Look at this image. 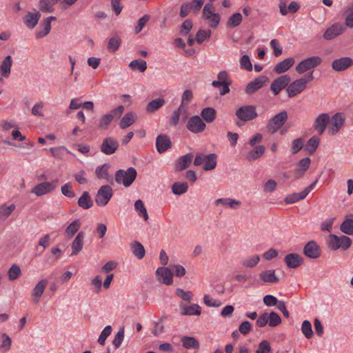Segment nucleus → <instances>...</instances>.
I'll use <instances>...</instances> for the list:
<instances>
[{"mask_svg": "<svg viewBox=\"0 0 353 353\" xmlns=\"http://www.w3.org/2000/svg\"><path fill=\"white\" fill-rule=\"evenodd\" d=\"M132 248L133 254L137 259H141L145 256V248L141 243L138 241L134 242L132 244Z\"/></svg>", "mask_w": 353, "mask_h": 353, "instance_id": "53", "label": "nucleus"}, {"mask_svg": "<svg viewBox=\"0 0 353 353\" xmlns=\"http://www.w3.org/2000/svg\"><path fill=\"white\" fill-rule=\"evenodd\" d=\"M303 254L310 259H317L321 256L320 247L315 241H310L304 246Z\"/></svg>", "mask_w": 353, "mask_h": 353, "instance_id": "17", "label": "nucleus"}, {"mask_svg": "<svg viewBox=\"0 0 353 353\" xmlns=\"http://www.w3.org/2000/svg\"><path fill=\"white\" fill-rule=\"evenodd\" d=\"M12 65V59L10 55L6 56L4 59L1 61L0 65V73L1 74L7 78L10 74L11 67Z\"/></svg>", "mask_w": 353, "mask_h": 353, "instance_id": "35", "label": "nucleus"}, {"mask_svg": "<svg viewBox=\"0 0 353 353\" xmlns=\"http://www.w3.org/2000/svg\"><path fill=\"white\" fill-rule=\"evenodd\" d=\"M157 280L167 285L172 284L173 273L170 268L159 267L156 270Z\"/></svg>", "mask_w": 353, "mask_h": 353, "instance_id": "12", "label": "nucleus"}, {"mask_svg": "<svg viewBox=\"0 0 353 353\" xmlns=\"http://www.w3.org/2000/svg\"><path fill=\"white\" fill-rule=\"evenodd\" d=\"M345 23L347 27L353 28V5L346 10Z\"/></svg>", "mask_w": 353, "mask_h": 353, "instance_id": "64", "label": "nucleus"}, {"mask_svg": "<svg viewBox=\"0 0 353 353\" xmlns=\"http://www.w3.org/2000/svg\"><path fill=\"white\" fill-rule=\"evenodd\" d=\"M242 21V15L241 13L232 14L228 19L227 25L228 27L234 28L241 24Z\"/></svg>", "mask_w": 353, "mask_h": 353, "instance_id": "58", "label": "nucleus"}, {"mask_svg": "<svg viewBox=\"0 0 353 353\" xmlns=\"http://www.w3.org/2000/svg\"><path fill=\"white\" fill-rule=\"evenodd\" d=\"M294 59L289 57L278 63L274 68L276 74H281L288 70L294 63Z\"/></svg>", "mask_w": 353, "mask_h": 353, "instance_id": "30", "label": "nucleus"}, {"mask_svg": "<svg viewBox=\"0 0 353 353\" xmlns=\"http://www.w3.org/2000/svg\"><path fill=\"white\" fill-rule=\"evenodd\" d=\"M214 203L216 205H222L232 210L238 209L241 204L240 201L232 198L218 199L215 200Z\"/></svg>", "mask_w": 353, "mask_h": 353, "instance_id": "32", "label": "nucleus"}, {"mask_svg": "<svg viewBox=\"0 0 353 353\" xmlns=\"http://www.w3.org/2000/svg\"><path fill=\"white\" fill-rule=\"evenodd\" d=\"M322 63V59L318 56H314L301 61L296 66V71L299 74H303L305 72L312 70L319 66Z\"/></svg>", "mask_w": 353, "mask_h": 353, "instance_id": "7", "label": "nucleus"}, {"mask_svg": "<svg viewBox=\"0 0 353 353\" xmlns=\"http://www.w3.org/2000/svg\"><path fill=\"white\" fill-rule=\"evenodd\" d=\"M110 165L108 163H104L96 168L95 174L98 179H105L108 181H110L108 170Z\"/></svg>", "mask_w": 353, "mask_h": 353, "instance_id": "37", "label": "nucleus"}, {"mask_svg": "<svg viewBox=\"0 0 353 353\" xmlns=\"http://www.w3.org/2000/svg\"><path fill=\"white\" fill-rule=\"evenodd\" d=\"M57 181H53L52 182H43L37 184L32 190V193L34 194L37 196H41L53 192L56 189V183Z\"/></svg>", "mask_w": 353, "mask_h": 353, "instance_id": "11", "label": "nucleus"}, {"mask_svg": "<svg viewBox=\"0 0 353 353\" xmlns=\"http://www.w3.org/2000/svg\"><path fill=\"white\" fill-rule=\"evenodd\" d=\"M288 119V113L286 111H282L272 117L268 124L267 129L271 134H274L280 129Z\"/></svg>", "mask_w": 353, "mask_h": 353, "instance_id": "6", "label": "nucleus"}, {"mask_svg": "<svg viewBox=\"0 0 353 353\" xmlns=\"http://www.w3.org/2000/svg\"><path fill=\"white\" fill-rule=\"evenodd\" d=\"M203 17L210 20V26L212 28L217 27L220 22V15L214 12V8L212 3H206L203 9Z\"/></svg>", "mask_w": 353, "mask_h": 353, "instance_id": "8", "label": "nucleus"}, {"mask_svg": "<svg viewBox=\"0 0 353 353\" xmlns=\"http://www.w3.org/2000/svg\"><path fill=\"white\" fill-rule=\"evenodd\" d=\"M119 142L114 138L108 137L103 139L101 145V151L107 155L114 154L119 148Z\"/></svg>", "mask_w": 353, "mask_h": 353, "instance_id": "13", "label": "nucleus"}, {"mask_svg": "<svg viewBox=\"0 0 353 353\" xmlns=\"http://www.w3.org/2000/svg\"><path fill=\"white\" fill-rule=\"evenodd\" d=\"M21 271L20 267L17 264H13L8 271V276L10 280L14 281L19 278Z\"/></svg>", "mask_w": 353, "mask_h": 353, "instance_id": "57", "label": "nucleus"}, {"mask_svg": "<svg viewBox=\"0 0 353 353\" xmlns=\"http://www.w3.org/2000/svg\"><path fill=\"white\" fill-rule=\"evenodd\" d=\"M320 140L318 137L314 136L311 137L308 141L306 145V150L310 154H313L317 149L319 145Z\"/></svg>", "mask_w": 353, "mask_h": 353, "instance_id": "55", "label": "nucleus"}, {"mask_svg": "<svg viewBox=\"0 0 353 353\" xmlns=\"http://www.w3.org/2000/svg\"><path fill=\"white\" fill-rule=\"evenodd\" d=\"M112 195L113 190L111 186L109 185H102L95 195V203L99 207H104L109 203Z\"/></svg>", "mask_w": 353, "mask_h": 353, "instance_id": "3", "label": "nucleus"}, {"mask_svg": "<svg viewBox=\"0 0 353 353\" xmlns=\"http://www.w3.org/2000/svg\"><path fill=\"white\" fill-rule=\"evenodd\" d=\"M83 239H84V233L83 232H79L72 243L71 255H77L82 250L83 245Z\"/></svg>", "mask_w": 353, "mask_h": 353, "instance_id": "31", "label": "nucleus"}, {"mask_svg": "<svg viewBox=\"0 0 353 353\" xmlns=\"http://www.w3.org/2000/svg\"><path fill=\"white\" fill-rule=\"evenodd\" d=\"M47 285L48 280L43 279L39 281L32 289L31 292V299L34 304H37L40 301Z\"/></svg>", "mask_w": 353, "mask_h": 353, "instance_id": "16", "label": "nucleus"}, {"mask_svg": "<svg viewBox=\"0 0 353 353\" xmlns=\"http://www.w3.org/2000/svg\"><path fill=\"white\" fill-rule=\"evenodd\" d=\"M54 3L52 0H40L39 2V8L43 12L52 13L54 11Z\"/></svg>", "mask_w": 353, "mask_h": 353, "instance_id": "45", "label": "nucleus"}, {"mask_svg": "<svg viewBox=\"0 0 353 353\" xmlns=\"http://www.w3.org/2000/svg\"><path fill=\"white\" fill-rule=\"evenodd\" d=\"M124 327H121L114 336L112 344L114 345L115 348H119L121 346L122 341L124 339Z\"/></svg>", "mask_w": 353, "mask_h": 353, "instance_id": "61", "label": "nucleus"}, {"mask_svg": "<svg viewBox=\"0 0 353 353\" xmlns=\"http://www.w3.org/2000/svg\"><path fill=\"white\" fill-rule=\"evenodd\" d=\"M330 121V117L327 114H320L315 120L314 128L318 131L320 134H322Z\"/></svg>", "mask_w": 353, "mask_h": 353, "instance_id": "27", "label": "nucleus"}, {"mask_svg": "<svg viewBox=\"0 0 353 353\" xmlns=\"http://www.w3.org/2000/svg\"><path fill=\"white\" fill-rule=\"evenodd\" d=\"M172 146V142L169 137L166 134H160L156 139L157 150L159 153L165 152Z\"/></svg>", "mask_w": 353, "mask_h": 353, "instance_id": "23", "label": "nucleus"}, {"mask_svg": "<svg viewBox=\"0 0 353 353\" xmlns=\"http://www.w3.org/2000/svg\"><path fill=\"white\" fill-rule=\"evenodd\" d=\"M265 150V146L261 145H257L247 153L245 158L248 161H256L263 155Z\"/></svg>", "mask_w": 353, "mask_h": 353, "instance_id": "34", "label": "nucleus"}, {"mask_svg": "<svg viewBox=\"0 0 353 353\" xmlns=\"http://www.w3.org/2000/svg\"><path fill=\"white\" fill-rule=\"evenodd\" d=\"M150 15L145 14L141 18H140L138 21L137 26L134 27V33L139 34L145 27V24L150 21Z\"/></svg>", "mask_w": 353, "mask_h": 353, "instance_id": "59", "label": "nucleus"}, {"mask_svg": "<svg viewBox=\"0 0 353 353\" xmlns=\"http://www.w3.org/2000/svg\"><path fill=\"white\" fill-rule=\"evenodd\" d=\"M345 30V26L341 23H335L326 29L323 34L325 40H332L341 35Z\"/></svg>", "mask_w": 353, "mask_h": 353, "instance_id": "14", "label": "nucleus"}, {"mask_svg": "<svg viewBox=\"0 0 353 353\" xmlns=\"http://www.w3.org/2000/svg\"><path fill=\"white\" fill-rule=\"evenodd\" d=\"M340 230L347 235H353V219L346 218L341 224Z\"/></svg>", "mask_w": 353, "mask_h": 353, "instance_id": "46", "label": "nucleus"}, {"mask_svg": "<svg viewBox=\"0 0 353 353\" xmlns=\"http://www.w3.org/2000/svg\"><path fill=\"white\" fill-rule=\"evenodd\" d=\"M211 30H205L200 29L196 34V40L198 43H202L205 39L211 37Z\"/></svg>", "mask_w": 353, "mask_h": 353, "instance_id": "62", "label": "nucleus"}, {"mask_svg": "<svg viewBox=\"0 0 353 353\" xmlns=\"http://www.w3.org/2000/svg\"><path fill=\"white\" fill-rule=\"evenodd\" d=\"M216 166V155L214 153L206 155L203 169L205 171H209L214 169Z\"/></svg>", "mask_w": 353, "mask_h": 353, "instance_id": "39", "label": "nucleus"}, {"mask_svg": "<svg viewBox=\"0 0 353 353\" xmlns=\"http://www.w3.org/2000/svg\"><path fill=\"white\" fill-rule=\"evenodd\" d=\"M165 103V100L162 98L154 99L149 102L146 106V111L148 113L155 112L161 108Z\"/></svg>", "mask_w": 353, "mask_h": 353, "instance_id": "43", "label": "nucleus"}, {"mask_svg": "<svg viewBox=\"0 0 353 353\" xmlns=\"http://www.w3.org/2000/svg\"><path fill=\"white\" fill-rule=\"evenodd\" d=\"M179 308L180 312L182 315L199 316L201 314V307L198 304L196 303H192L190 305L181 303L179 305Z\"/></svg>", "mask_w": 353, "mask_h": 353, "instance_id": "22", "label": "nucleus"}, {"mask_svg": "<svg viewBox=\"0 0 353 353\" xmlns=\"http://www.w3.org/2000/svg\"><path fill=\"white\" fill-rule=\"evenodd\" d=\"M202 119L208 123L213 122L216 118V110L213 108H203L201 112Z\"/></svg>", "mask_w": 353, "mask_h": 353, "instance_id": "38", "label": "nucleus"}, {"mask_svg": "<svg viewBox=\"0 0 353 353\" xmlns=\"http://www.w3.org/2000/svg\"><path fill=\"white\" fill-rule=\"evenodd\" d=\"M1 339L2 341L0 345V349L3 352L8 351L10 349L12 345L11 338L7 334L3 333L1 335Z\"/></svg>", "mask_w": 353, "mask_h": 353, "instance_id": "63", "label": "nucleus"}, {"mask_svg": "<svg viewBox=\"0 0 353 353\" xmlns=\"http://www.w3.org/2000/svg\"><path fill=\"white\" fill-rule=\"evenodd\" d=\"M284 261L288 268H296L303 263V259L298 254L291 253L285 256Z\"/></svg>", "mask_w": 353, "mask_h": 353, "instance_id": "26", "label": "nucleus"}, {"mask_svg": "<svg viewBox=\"0 0 353 353\" xmlns=\"http://www.w3.org/2000/svg\"><path fill=\"white\" fill-rule=\"evenodd\" d=\"M345 122V117L343 113H336L332 118V123L330 130L332 134H336Z\"/></svg>", "mask_w": 353, "mask_h": 353, "instance_id": "25", "label": "nucleus"}, {"mask_svg": "<svg viewBox=\"0 0 353 353\" xmlns=\"http://www.w3.org/2000/svg\"><path fill=\"white\" fill-rule=\"evenodd\" d=\"M134 209L139 216L143 217L145 221L148 220L149 215L142 200L138 199L135 201Z\"/></svg>", "mask_w": 353, "mask_h": 353, "instance_id": "42", "label": "nucleus"}, {"mask_svg": "<svg viewBox=\"0 0 353 353\" xmlns=\"http://www.w3.org/2000/svg\"><path fill=\"white\" fill-rule=\"evenodd\" d=\"M310 163L311 159L309 157L301 159L297 163V168L294 170V179H298L303 177L309 168Z\"/></svg>", "mask_w": 353, "mask_h": 353, "instance_id": "24", "label": "nucleus"}, {"mask_svg": "<svg viewBox=\"0 0 353 353\" xmlns=\"http://www.w3.org/2000/svg\"><path fill=\"white\" fill-rule=\"evenodd\" d=\"M41 13L36 10L34 12H28L23 18V21L27 28L33 29L37 26L41 18Z\"/></svg>", "mask_w": 353, "mask_h": 353, "instance_id": "20", "label": "nucleus"}, {"mask_svg": "<svg viewBox=\"0 0 353 353\" xmlns=\"http://www.w3.org/2000/svg\"><path fill=\"white\" fill-rule=\"evenodd\" d=\"M188 185L186 182H175L172 186V191L175 195H181L187 192Z\"/></svg>", "mask_w": 353, "mask_h": 353, "instance_id": "48", "label": "nucleus"}, {"mask_svg": "<svg viewBox=\"0 0 353 353\" xmlns=\"http://www.w3.org/2000/svg\"><path fill=\"white\" fill-rule=\"evenodd\" d=\"M268 78L266 76H259L254 79V81L250 82L246 88L245 92L248 94H251L263 87L265 83L268 81Z\"/></svg>", "mask_w": 353, "mask_h": 353, "instance_id": "18", "label": "nucleus"}, {"mask_svg": "<svg viewBox=\"0 0 353 353\" xmlns=\"http://www.w3.org/2000/svg\"><path fill=\"white\" fill-rule=\"evenodd\" d=\"M57 18L53 16L46 18L41 24V30H37L35 33L37 39H41L47 36L51 30V22L56 21Z\"/></svg>", "mask_w": 353, "mask_h": 353, "instance_id": "21", "label": "nucleus"}, {"mask_svg": "<svg viewBox=\"0 0 353 353\" xmlns=\"http://www.w3.org/2000/svg\"><path fill=\"white\" fill-rule=\"evenodd\" d=\"M81 226L79 220L76 219L73 221L65 229V234L68 238L72 237L74 234L79 230Z\"/></svg>", "mask_w": 353, "mask_h": 353, "instance_id": "49", "label": "nucleus"}, {"mask_svg": "<svg viewBox=\"0 0 353 353\" xmlns=\"http://www.w3.org/2000/svg\"><path fill=\"white\" fill-rule=\"evenodd\" d=\"M129 67L132 70H139L143 72L147 69V63L143 59H136L130 63Z\"/></svg>", "mask_w": 353, "mask_h": 353, "instance_id": "47", "label": "nucleus"}, {"mask_svg": "<svg viewBox=\"0 0 353 353\" xmlns=\"http://www.w3.org/2000/svg\"><path fill=\"white\" fill-rule=\"evenodd\" d=\"M259 277L263 283H276L279 281L275 274V270L272 269L262 271Z\"/></svg>", "mask_w": 353, "mask_h": 353, "instance_id": "28", "label": "nucleus"}, {"mask_svg": "<svg viewBox=\"0 0 353 353\" xmlns=\"http://www.w3.org/2000/svg\"><path fill=\"white\" fill-rule=\"evenodd\" d=\"M327 242L329 248L334 251L339 249L347 250L352 245V240L350 237L345 235L338 236L334 234L329 235Z\"/></svg>", "mask_w": 353, "mask_h": 353, "instance_id": "2", "label": "nucleus"}, {"mask_svg": "<svg viewBox=\"0 0 353 353\" xmlns=\"http://www.w3.org/2000/svg\"><path fill=\"white\" fill-rule=\"evenodd\" d=\"M137 175V170L132 167L128 168L126 170L121 169L115 172V181L118 184L128 188L134 181Z\"/></svg>", "mask_w": 353, "mask_h": 353, "instance_id": "1", "label": "nucleus"}, {"mask_svg": "<svg viewBox=\"0 0 353 353\" xmlns=\"http://www.w3.org/2000/svg\"><path fill=\"white\" fill-rule=\"evenodd\" d=\"M353 65V59L349 57L334 59L332 63L334 70L340 72L345 70Z\"/></svg>", "mask_w": 353, "mask_h": 353, "instance_id": "19", "label": "nucleus"}, {"mask_svg": "<svg viewBox=\"0 0 353 353\" xmlns=\"http://www.w3.org/2000/svg\"><path fill=\"white\" fill-rule=\"evenodd\" d=\"M78 205L84 209L88 210L92 207L93 201L88 192H83L77 201Z\"/></svg>", "mask_w": 353, "mask_h": 353, "instance_id": "36", "label": "nucleus"}, {"mask_svg": "<svg viewBox=\"0 0 353 353\" xmlns=\"http://www.w3.org/2000/svg\"><path fill=\"white\" fill-rule=\"evenodd\" d=\"M290 77L287 75H282L272 81L270 85V90L274 95H278L281 90L284 89L290 83Z\"/></svg>", "mask_w": 353, "mask_h": 353, "instance_id": "15", "label": "nucleus"}, {"mask_svg": "<svg viewBox=\"0 0 353 353\" xmlns=\"http://www.w3.org/2000/svg\"><path fill=\"white\" fill-rule=\"evenodd\" d=\"M306 197L305 193L303 191L301 192H294L288 195L285 198V202L288 204L294 203L299 201L303 200Z\"/></svg>", "mask_w": 353, "mask_h": 353, "instance_id": "50", "label": "nucleus"}, {"mask_svg": "<svg viewBox=\"0 0 353 353\" xmlns=\"http://www.w3.org/2000/svg\"><path fill=\"white\" fill-rule=\"evenodd\" d=\"M124 111V107L119 105L117 108L112 110L110 113L103 114L99 122V128L102 130L108 129V126L114 119H119L122 115Z\"/></svg>", "mask_w": 353, "mask_h": 353, "instance_id": "4", "label": "nucleus"}, {"mask_svg": "<svg viewBox=\"0 0 353 353\" xmlns=\"http://www.w3.org/2000/svg\"><path fill=\"white\" fill-rule=\"evenodd\" d=\"M260 261V256L257 254L249 256L241 260V265L245 268H254Z\"/></svg>", "mask_w": 353, "mask_h": 353, "instance_id": "44", "label": "nucleus"}, {"mask_svg": "<svg viewBox=\"0 0 353 353\" xmlns=\"http://www.w3.org/2000/svg\"><path fill=\"white\" fill-rule=\"evenodd\" d=\"M186 128L191 132L198 134L205 130L206 124L199 116L195 115L188 119Z\"/></svg>", "mask_w": 353, "mask_h": 353, "instance_id": "9", "label": "nucleus"}, {"mask_svg": "<svg viewBox=\"0 0 353 353\" xmlns=\"http://www.w3.org/2000/svg\"><path fill=\"white\" fill-rule=\"evenodd\" d=\"M236 117L242 121L247 122L255 119L257 117L256 108L254 105H243L235 112Z\"/></svg>", "mask_w": 353, "mask_h": 353, "instance_id": "5", "label": "nucleus"}, {"mask_svg": "<svg viewBox=\"0 0 353 353\" xmlns=\"http://www.w3.org/2000/svg\"><path fill=\"white\" fill-rule=\"evenodd\" d=\"M16 206L11 204L9 206L2 205L0 206V219L6 220L15 210Z\"/></svg>", "mask_w": 353, "mask_h": 353, "instance_id": "51", "label": "nucleus"}, {"mask_svg": "<svg viewBox=\"0 0 353 353\" xmlns=\"http://www.w3.org/2000/svg\"><path fill=\"white\" fill-rule=\"evenodd\" d=\"M306 88V81L299 79L288 85L286 92L288 97L293 98L301 93Z\"/></svg>", "mask_w": 353, "mask_h": 353, "instance_id": "10", "label": "nucleus"}, {"mask_svg": "<svg viewBox=\"0 0 353 353\" xmlns=\"http://www.w3.org/2000/svg\"><path fill=\"white\" fill-rule=\"evenodd\" d=\"M193 157L192 153H188L179 157L175 165V170L176 171H182L188 168L192 161Z\"/></svg>", "mask_w": 353, "mask_h": 353, "instance_id": "29", "label": "nucleus"}, {"mask_svg": "<svg viewBox=\"0 0 353 353\" xmlns=\"http://www.w3.org/2000/svg\"><path fill=\"white\" fill-rule=\"evenodd\" d=\"M121 40L119 37H117V36L113 37L110 38L108 41V47H107L108 50L110 52H115L119 49V46H121Z\"/></svg>", "mask_w": 353, "mask_h": 353, "instance_id": "54", "label": "nucleus"}, {"mask_svg": "<svg viewBox=\"0 0 353 353\" xmlns=\"http://www.w3.org/2000/svg\"><path fill=\"white\" fill-rule=\"evenodd\" d=\"M217 79L218 80L212 82V85L214 88L221 87V84H225V85H230L232 84V80L225 70L221 71L217 75Z\"/></svg>", "mask_w": 353, "mask_h": 353, "instance_id": "33", "label": "nucleus"}, {"mask_svg": "<svg viewBox=\"0 0 353 353\" xmlns=\"http://www.w3.org/2000/svg\"><path fill=\"white\" fill-rule=\"evenodd\" d=\"M137 116L134 113L129 112L125 114L121 119L119 125L121 129H125L130 126L134 121Z\"/></svg>", "mask_w": 353, "mask_h": 353, "instance_id": "41", "label": "nucleus"}, {"mask_svg": "<svg viewBox=\"0 0 353 353\" xmlns=\"http://www.w3.org/2000/svg\"><path fill=\"white\" fill-rule=\"evenodd\" d=\"M183 346L186 349H199V342L194 337L183 336L181 339Z\"/></svg>", "mask_w": 353, "mask_h": 353, "instance_id": "40", "label": "nucleus"}, {"mask_svg": "<svg viewBox=\"0 0 353 353\" xmlns=\"http://www.w3.org/2000/svg\"><path fill=\"white\" fill-rule=\"evenodd\" d=\"M304 146V141L303 138L294 139L292 143L291 153L295 154L303 149Z\"/></svg>", "mask_w": 353, "mask_h": 353, "instance_id": "60", "label": "nucleus"}, {"mask_svg": "<svg viewBox=\"0 0 353 353\" xmlns=\"http://www.w3.org/2000/svg\"><path fill=\"white\" fill-rule=\"evenodd\" d=\"M301 330L304 336L309 339L313 335V330L311 323L308 320L303 321Z\"/></svg>", "mask_w": 353, "mask_h": 353, "instance_id": "52", "label": "nucleus"}, {"mask_svg": "<svg viewBox=\"0 0 353 353\" xmlns=\"http://www.w3.org/2000/svg\"><path fill=\"white\" fill-rule=\"evenodd\" d=\"M268 319L269 326L270 327H276L280 325L282 321L280 316L274 312H271L270 314H268Z\"/></svg>", "mask_w": 353, "mask_h": 353, "instance_id": "56", "label": "nucleus"}]
</instances>
